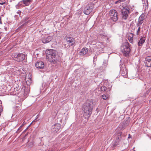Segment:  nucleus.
Returning <instances> with one entry per match:
<instances>
[{"instance_id": "nucleus-1", "label": "nucleus", "mask_w": 151, "mask_h": 151, "mask_svg": "<svg viewBox=\"0 0 151 151\" xmlns=\"http://www.w3.org/2000/svg\"><path fill=\"white\" fill-rule=\"evenodd\" d=\"M95 102L91 99L87 100L84 103L83 110L84 112V115L89 118L91 114L93 107Z\"/></svg>"}, {"instance_id": "nucleus-2", "label": "nucleus", "mask_w": 151, "mask_h": 151, "mask_svg": "<svg viewBox=\"0 0 151 151\" xmlns=\"http://www.w3.org/2000/svg\"><path fill=\"white\" fill-rule=\"evenodd\" d=\"M45 53L46 58L50 62L55 63L57 60V52L52 49H48L46 51Z\"/></svg>"}, {"instance_id": "nucleus-3", "label": "nucleus", "mask_w": 151, "mask_h": 151, "mask_svg": "<svg viewBox=\"0 0 151 151\" xmlns=\"http://www.w3.org/2000/svg\"><path fill=\"white\" fill-rule=\"evenodd\" d=\"M122 52L123 53L124 55L125 56L128 55L130 49L129 48V43L128 42L124 43L121 47Z\"/></svg>"}, {"instance_id": "nucleus-4", "label": "nucleus", "mask_w": 151, "mask_h": 151, "mask_svg": "<svg viewBox=\"0 0 151 151\" xmlns=\"http://www.w3.org/2000/svg\"><path fill=\"white\" fill-rule=\"evenodd\" d=\"M12 57L15 60L19 62L22 61L25 59V55L23 53H14L12 55Z\"/></svg>"}, {"instance_id": "nucleus-5", "label": "nucleus", "mask_w": 151, "mask_h": 151, "mask_svg": "<svg viewBox=\"0 0 151 151\" xmlns=\"http://www.w3.org/2000/svg\"><path fill=\"white\" fill-rule=\"evenodd\" d=\"M65 39L66 41L67 44L64 45L65 48H69L70 46L73 45L75 42V40L74 38L72 37H65Z\"/></svg>"}, {"instance_id": "nucleus-6", "label": "nucleus", "mask_w": 151, "mask_h": 151, "mask_svg": "<svg viewBox=\"0 0 151 151\" xmlns=\"http://www.w3.org/2000/svg\"><path fill=\"white\" fill-rule=\"evenodd\" d=\"M109 13L111 19L114 22L117 21L118 20V13L116 10H111L110 11Z\"/></svg>"}, {"instance_id": "nucleus-7", "label": "nucleus", "mask_w": 151, "mask_h": 151, "mask_svg": "<svg viewBox=\"0 0 151 151\" xmlns=\"http://www.w3.org/2000/svg\"><path fill=\"white\" fill-rule=\"evenodd\" d=\"M61 127V126L59 124H55L52 127L51 131L53 133H56L59 131Z\"/></svg>"}, {"instance_id": "nucleus-8", "label": "nucleus", "mask_w": 151, "mask_h": 151, "mask_svg": "<svg viewBox=\"0 0 151 151\" xmlns=\"http://www.w3.org/2000/svg\"><path fill=\"white\" fill-rule=\"evenodd\" d=\"M93 7L90 4H88L86 6L84 10V13L86 15L89 14L92 11Z\"/></svg>"}, {"instance_id": "nucleus-9", "label": "nucleus", "mask_w": 151, "mask_h": 151, "mask_svg": "<svg viewBox=\"0 0 151 151\" xmlns=\"http://www.w3.org/2000/svg\"><path fill=\"white\" fill-rule=\"evenodd\" d=\"M52 37L51 36H46L43 37L42 39V42L44 43H47L50 42L52 39Z\"/></svg>"}, {"instance_id": "nucleus-10", "label": "nucleus", "mask_w": 151, "mask_h": 151, "mask_svg": "<svg viewBox=\"0 0 151 151\" xmlns=\"http://www.w3.org/2000/svg\"><path fill=\"white\" fill-rule=\"evenodd\" d=\"M145 66L147 67H151V56L147 57L145 62Z\"/></svg>"}, {"instance_id": "nucleus-11", "label": "nucleus", "mask_w": 151, "mask_h": 151, "mask_svg": "<svg viewBox=\"0 0 151 151\" xmlns=\"http://www.w3.org/2000/svg\"><path fill=\"white\" fill-rule=\"evenodd\" d=\"M129 13V11L128 9H124L122 10V18L125 20L126 19Z\"/></svg>"}, {"instance_id": "nucleus-12", "label": "nucleus", "mask_w": 151, "mask_h": 151, "mask_svg": "<svg viewBox=\"0 0 151 151\" xmlns=\"http://www.w3.org/2000/svg\"><path fill=\"white\" fill-rule=\"evenodd\" d=\"M35 66L37 68L42 69L44 67V65L43 62L37 61L35 64Z\"/></svg>"}, {"instance_id": "nucleus-13", "label": "nucleus", "mask_w": 151, "mask_h": 151, "mask_svg": "<svg viewBox=\"0 0 151 151\" xmlns=\"http://www.w3.org/2000/svg\"><path fill=\"white\" fill-rule=\"evenodd\" d=\"M32 1V0H23L21 1V4H23L24 7L28 6Z\"/></svg>"}, {"instance_id": "nucleus-14", "label": "nucleus", "mask_w": 151, "mask_h": 151, "mask_svg": "<svg viewBox=\"0 0 151 151\" xmlns=\"http://www.w3.org/2000/svg\"><path fill=\"white\" fill-rule=\"evenodd\" d=\"M120 72L123 76H126L127 74V70L125 67L122 68L120 70Z\"/></svg>"}, {"instance_id": "nucleus-15", "label": "nucleus", "mask_w": 151, "mask_h": 151, "mask_svg": "<svg viewBox=\"0 0 151 151\" xmlns=\"http://www.w3.org/2000/svg\"><path fill=\"white\" fill-rule=\"evenodd\" d=\"M88 49L86 47H85L82 48L79 52V54L80 55L83 56L86 55L88 52Z\"/></svg>"}, {"instance_id": "nucleus-16", "label": "nucleus", "mask_w": 151, "mask_h": 151, "mask_svg": "<svg viewBox=\"0 0 151 151\" xmlns=\"http://www.w3.org/2000/svg\"><path fill=\"white\" fill-rule=\"evenodd\" d=\"M145 37H142L141 38L138 43V46H142L145 42Z\"/></svg>"}, {"instance_id": "nucleus-17", "label": "nucleus", "mask_w": 151, "mask_h": 151, "mask_svg": "<svg viewBox=\"0 0 151 151\" xmlns=\"http://www.w3.org/2000/svg\"><path fill=\"white\" fill-rule=\"evenodd\" d=\"M120 139H117V138H116L115 139H114V141L113 142V147H114L115 146H116L117 145H119V143L120 140Z\"/></svg>"}, {"instance_id": "nucleus-18", "label": "nucleus", "mask_w": 151, "mask_h": 151, "mask_svg": "<svg viewBox=\"0 0 151 151\" xmlns=\"http://www.w3.org/2000/svg\"><path fill=\"white\" fill-rule=\"evenodd\" d=\"M133 35L132 33H131L130 35L129 36L128 40L131 43H133Z\"/></svg>"}, {"instance_id": "nucleus-19", "label": "nucleus", "mask_w": 151, "mask_h": 151, "mask_svg": "<svg viewBox=\"0 0 151 151\" xmlns=\"http://www.w3.org/2000/svg\"><path fill=\"white\" fill-rule=\"evenodd\" d=\"M144 20L142 19H138V22L136 24L137 26H141V24L143 23L144 22Z\"/></svg>"}, {"instance_id": "nucleus-20", "label": "nucleus", "mask_w": 151, "mask_h": 151, "mask_svg": "<svg viewBox=\"0 0 151 151\" xmlns=\"http://www.w3.org/2000/svg\"><path fill=\"white\" fill-rule=\"evenodd\" d=\"M24 7V6H23V4H21L20 1L19 2L18 4L16 6V7L17 9H19L21 7Z\"/></svg>"}, {"instance_id": "nucleus-21", "label": "nucleus", "mask_w": 151, "mask_h": 151, "mask_svg": "<svg viewBox=\"0 0 151 151\" xmlns=\"http://www.w3.org/2000/svg\"><path fill=\"white\" fill-rule=\"evenodd\" d=\"M145 16L144 14H142L140 16V17L138 19H142V20H144V19H145Z\"/></svg>"}, {"instance_id": "nucleus-22", "label": "nucleus", "mask_w": 151, "mask_h": 151, "mask_svg": "<svg viewBox=\"0 0 151 151\" xmlns=\"http://www.w3.org/2000/svg\"><path fill=\"white\" fill-rule=\"evenodd\" d=\"M122 133H118L117 134V137H116L117 139H120L121 138L122 136Z\"/></svg>"}, {"instance_id": "nucleus-23", "label": "nucleus", "mask_w": 151, "mask_h": 151, "mask_svg": "<svg viewBox=\"0 0 151 151\" xmlns=\"http://www.w3.org/2000/svg\"><path fill=\"white\" fill-rule=\"evenodd\" d=\"M137 27H138V29H137V32H136V34L137 35H139V33L140 32V29H141V28H140V26H137Z\"/></svg>"}, {"instance_id": "nucleus-24", "label": "nucleus", "mask_w": 151, "mask_h": 151, "mask_svg": "<svg viewBox=\"0 0 151 151\" xmlns=\"http://www.w3.org/2000/svg\"><path fill=\"white\" fill-rule=\"evenodd\" d=\"M106 88L104 86H102L101 87V90L102 91H106Z\"/></svg>"}, {"instance_id": "nucleus-25", "label": "nucleus", "mask_w": 151, "mask_h": 151, "mask_svg": "<svg viewBox=\"0 0 151 151\" xmlns=\"http://www.w3.org/2000/svg\"><path fill=\"white\" fill-rule=\"evenodd\" d=\"M34 145L33 143V142H29L28 143V145L30 147H32Z\"/></svg>"}, {"instance_id": "nucleus-26", "label": "nucleus", "mask_w": 151, "mask_h": 151, "mask_svg": "<svg viewBox=\"0 0 151 151\" xmlns=\"http://www.w3.org/2000/svg\"><path fill=\"white\" fill-rule=\"evenodd\" d=\"M102 98L104 100H106L107 99L106 96L105 95H102Z\"/></svg>"}, {"instance_id": "nucleus-27", "label": "nucleus", "mask_w": 151, "mask_h": 151, "mask_svg": "<svg viewBox=\"0 0 151 151\" xmlns=\"http://www.w3.org/2000/svg\"><path fill=\"white\" fill-rule=\"evenodd\" d=\"M29 81H28L27 80V81H26V83H27V84H29L31 82H32V81H31V79H30L29 80Z\"/></svg>"}, {"instance_id": "nucleus-28", "label": "nucleus", "mask_w": 151, "mask_h": 151, "mask_svg": "<svg viewBox=\"0 0 151 151\" xmlns=\"http://www.w3.org/2000/svg\"><path fill=\"white\" fill-rule=\"evenodd\" d=\"M124 0H119L115 2V4H117L119 2H121L123 1Z\"/></svg>"}, {"instance_id": "nucleus-29", "label": "nucleus", "mask_w": 151, "mask_h": 151, "mask_svg": "<svg viewBox=\"0 0 151 151\" xmlns=\"http://www.w3.org/2000/svg\"><path fill=\"white\" fill-rule=\"evenodd\" d=\"M22 125H21V126L20 127H19V128L18 129L17 131V132L18 131H19V130L21 129V128H22Z\"/></svg>"}, {"instance_id": "nucleus-30", "label": "nucleus", "mask_w": 151, "mask_h": 151, "mask_svg": "<svg viewBox=\"0 0 151 151\" xmlns=\"http://www.w3.org/2000/svg\"><path fill=\"white\" fill-rule=\"evenodd\" d=\"M39 116V114L37 115L36 116V119L34 120V121H35V120L37 119L38 118Z\"/></svg>"}, {"instance_id": "nucleus-31", "label": "nucleus", "mask_w": 151, "mask_h": 151, "mask_svg": "<svg viewBox=\"0 0 151 151\" xmlns=\"http://www.w3.org/2000/svg\"><path fill=\"white\" fill-rule=\"evenodd\" d=\"M21 12L20 11L18 10L17 12V13L19 14V15H20V13H21Z\"/></svg>"}, {"instance_id": "nucleus-32", "label": "nucleus", "mask_w": 151, "mask_h": 151, "mask_svg": "<svg viewBox=\"0 0 151 151\" xmlns=\"http://www.w3.org/2000/svg\"><path fill=\"white\" fill-rule=\"evenodd\" d=\"M5 3V2H0V4L1 5H3Z\"/></svg>"}, {"instance_id": "nucleus-33", "label": "nucleus", "mask_w": 151, "mask_h": 151, "mask_svg": "<svg viewBox=\"0 0 151 151\" xmlns=\"http://www.w3.org/2000/svg\"><path fill=\"white\" fill-rule=\"evenodd\" d=\"M0 24H2V22L1 21V17H0Z\"/></svg>"}, {"instance_id": "nucleus-34", "label": "nucleus", "mask_w": 151, "mask_h": 151, "mask_svg": "<svg viewBox=\"0 0 151 151\" xmlns=\"http://www.w3.org/2000/svg\"><path fill=\"white\" fill-rule=\"evenodd\" d=\"M48 151H52V149H50Z\"/></svg>"}, {"instance_id": "nucleus-35", "label": "nucleus", "mask_w": 151, "mask_h": 151, "mask_svg": "<svg viewBox=\"0 0 151 151\" xmlns=\"http://www.w3.org/2000/svg\"><path fill=\"white\" fill-rule=\"evenodd\" d=\"M147 1V0H146Z\"/></svg>"}, {"instance_id": "nucleus-36", "label": "nucleus", "mask_w": 151, "mask_h": 151, "mask_svg": "<svg viewBox=\"0 0 151 151\" xmlns=\"http://www.w3.org/2000/svg\"><path fill=\"white\" fill-rule=\"evenodd\" d=\"M1 39V37H0V39Z\"/></svg>"}]
</instances>
